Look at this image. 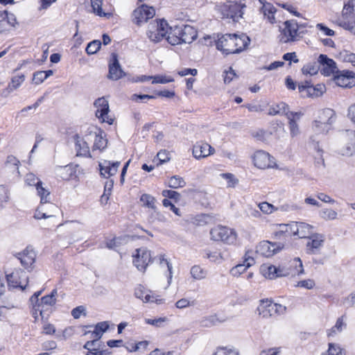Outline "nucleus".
<instances>
[{"label":"nucleus","instance_id":"0e129e2a","mask_svg":"<svg viewBox=\"0 0 355 355\" xmlns=\"http://www.w3.org/2000/svg\"><path fill=\"white\" fill-rule=\"evenodd\" d=\"M173 81V79L165 76H153L152 83L153 84H166Z\"/></svg>","mask_w":355,"mask_h":355},{"label":"nucleus","instance_id":"9d476101","mask_svg":"<svg viewBox=\"0 0 355 355\" xmlns=\"http://www.w3.org/2000/svg\"><path fill=\"white\" fill-rule=\"evenodd\" d=\"M284 248L280 243H272L268 241L260 242L256 247V253L266 257H270Z\"/></svg>","mask_w":355,"mask_h":355},{"label":"nucleus","instance_id":"603ef678","mask_svg":"<svg viewBox=\"0 0 355 355\" xmlns=\"http://www.w3.org/2000/svg\"><path fill=\"white\" fill-rule=\"evenodd\" d=\"M102 342L100 339H95L87 341L83 347L87 350H102Z\"/></svg>","mask_w":355,"mask_h":355},{"label":"nucleus","instance_id":"f03ea898","mask_svg":"<svg viewBox=\"0 0 355 355\" xmlns=\"http://www.w3.org/2000/svg\"><path fill=\"white\" fill-rule=\"evenodd\" d=\"M355 8V0H349L344 5L342 17L337 20L339 26L355 34V15H352Z\"/></svg>","mask_w":355,"mask_h":355},{"label":"nucleus","instance_id":"aec40b11","mask_svg":"<svg viewBox=\"0 0 355 355\" xmlns=\"http://www.w3.org/2000/svg\"><path fill=\"white\" fill-rule=\"evenodd\" d=\"M125 76V73L121 69L118 60L117 55L112 53V60L109 63V73L107 78L112 80H118Z\"/></svg>","mask_w":355,"mask_h":355},{"label":"nucleus","instance_id":"0eeeda50","mask_svg":"<svg viewBox=\"0 0 355 355\" xmlns=\"http://www.w3.org/2000/svg\"><path fill=\"white\" fill-rule=\"evenodd\" d=\"M280 41L284 43H288L295 41L297 36L298 24L295 20L286 21L283 27H281Z\"/></svg>","mask_w":355,"mask_h":355},{"label":"nucleus","instance_id":"79ce46f5","mask_svg":"<svg viewBox=\"0 0 355 355\" xmlns=\"http://www.w3.org/2000/svg\"><path fill=\"white\" fill-rule=\"evenodd\" d=\"M262 275L270 279H274L278 277L277 275V267L273 265H263L261 267Z\"/></svg>","mask_w":355,"mask_h":355},{"label":"nucleus","instance_id":"8fccbe9b","mask_svg":"<svg viewBox=\"0 0 355 355\" xmlns=\"http://www.w3.org/2000/svg\"><path fill=\"white\" fill-rule=\"evenodd\" d=\"M212 355H239V352L235 348L223 347L217 348Z\"/></svg>","mask_w":355,"mask_h":355},{"label":"nucleus","instance_id":"69168bd1","mask_svg":"<svg viewBox=\"0 0 355 355\" xmlns=\"http://www.w3.org/2000/svg\"><path fill=\"white\" fill-rule=\"evenodd\" d=\"M155 98L154 96L148 94H132L130 99L135 102H146V100Z\"/></svg>","mask_w":355,"mask_h":355},{"label":"nucleus","instance_id":"4468645a","mask_svg":"<svg viewBox=\"0 0 355 355\" xmlns=\"http://www.w3.org/2000/svg\"><path fill=\"white\" fill-rule=\"evenodd\" d=\"M19 163L16 157L13 155L8 156L3 166L4 173L12 180L19 178L20 176L19 171Z\"/></svg>","mask_w":355,"mask_h":355},{"label":"nucleus","instance_id":"e433bc0d","mask_svg":"<svg viewBox=\"0 0 355 355\" xmlns=\"http://www.w3.org/2000/svg\"><path fill=\"white\" fill-rule=\"evenodd\" d=\"M291 112L288 110V106L283 102L270 106L268 110V114L272 116L279 114L287 116V114Z\"/></svg>","mask_w":355,"mask_h":355},{"label":"nucleus","instance_id":"20e7f679","mask_svg":"<svg viewBox=\"0 0 355 355\" xmlns=\"http://www.w3.org/2000/svg\"><path fill=\"white\" fill-rule=\"evenodd\" d=\"M5 273L9 290L19 288L24 291L28 287V277H25V272L22 270L15 269L10 273L6 270Z\"/></svg>","mask_w":355,"mask_h":355},{"label":"nucleus","instance_id":"052dcab7","mask_svg":"<svg viewBox=\"0 0 355 355\" xmlns=\"http://www.w3.org/2000/svg\"><path fill=\"white\" fill-rule=\"evenodd\" d=\"M113 180H107L105 184L104 193L101 196V200L107 201L109 199V196L111 194V191L113 187Z\"/></svg>","mask_w":355,"mask_h":355},{"label":"nucleus","instance_id":"ea45409f","mask_svg":"<svg viewBox=\"0 0 355 355\" xmlns=\"http://www.w3.org/2000/svg\"><path fill=\"white\" fill-rule=\"evenodd\" d=\"M190 274L196 280H202L207 276V271L199 265H194L191 268Z\"/></svg>","mask_w":355,"mask_h":355},{"label":"nucleus","instance_id":"de8ad7c7","mask_svg":"<svg viewBox=\"0 0 355 355\" xmlns=\"http://www.w3.org/2000/svg\"><path fill=\"white\" fill-rule=\"evenodd\" d=\"M140 201L143 206L152 209H155V199L153 196L146 193L143 194L140 198Z\"/></svg>","mask_w":355,"mask_h":355},{"label":"nucleus","instance_id":"2f4dec72","mask_svg":"<svg viewBox=\"0 0 355 355\" xmlns=\"http://www.w3.org/2000/svg\"><path fill=\"white\" fill-rule=\"evenodd\" d=\"M296 236L299 238H309L313 234L315 227L308 223L304 222H297Z\"/></svg>","mask_w":355,"mask_h":355},{"label":"nucleus","instance_id":"a878e982","mask_svg":"<svg viewBox=\"0 0 355 355\" xmlns=\"http://www.w3.org/2000/svg\"><path fill=\"white\" fill-rule=\"evenodd\" d=\"M119 166V162H111L110 161L104 160L99 163L101 175L105 178L112 176L116 173Z\"/></svg>","mask_w":355,"mask_h":355},{"label":"nucleus","instance_id":"6e6d98bb","mask_svg":"<svg viewBox=\"0 0 355 355\" xmlns=\"http://www.w3.org/2000/svg\"><path fill=\"white\" fill-rule=\"evenodd\" d=\"M337 215V212L331 209H324L320 211V216L325 220H334Z\"/></svg>","mask_w":355,"mask_h":355},{"label":"nucleus","instance_id":"423d86ee","mask_svg":"<svg viewBox=\"0 0 355 355\" xmlns=\"http://www.w3.org/2000/svg\"><path fill=\"white\" fill-rule=\"evenodd\" d=\"M169 30L166 21L162 19L149 26L147 35L152 42H159L165 38Z\"/></svg>","mask_w":355,"mask_h":355},{"label":"nucleus","instance_id":"a18cd8bd","mask_svg":"<svg viewBox=\"0 0 355 355\" xmlns=\"http://www.w3.org/2000/svg\"><path fill=\"white\" fill-rule=\"evenodd\" d=\"M319 70L318 65L316 62H309L305 64L302 69V71L303 74L313 76L317 74Z\"/></svg>","mask_w":355,"mask_h":355},{"label":"nucleus","instance_id":"49530a36","mask_svg":"<svg viewBox=\"0 0 355 355\" xmlns=\"http://www.w3.org/2000/svg\"><path fill=\"white\" fill-rule=\"evenodd\" d=\"M186 185L184 179L178 175L172 176L168 180V187L173 189L182 188Z\"/></svg>","mask_w":355,"mask_h":355},{"label":"nucleus","instance_id":"cd10ccee","mask_svg":"<svg viewBox=\"0 0 355 355\" xmlns=\"http://www.w3.org/2000/svg\"><path fill=\"white\" fill-rule=\"evenodd\" d=\"M302 116V112H291L287 114V119L288 120V128L290 130V135L292 137H295L300 134V128L297 124V121L300 119Z\"/></svg>","mask_w":355,"mask_h":355},{"label":"nucleus","instance_id":"37998d69","mask_svg":"<svg viewBox=\"0 0 355 355\" xmlns=\"http://www.w3.org/2000/svg\"><path fill=\"white\" fill-rule=\"evenodd\" d=\"M36 190L38 196L40 197V203L47 204L49 201L50 192L42 187V182L41 181L37 182Z\"/></svg>","mask_w":355,"mask_h":355},{"label":"nucleus","instance_id":"72a5a7b5","mask_svg":"<svg viewBox=\"0 0 355 355\" xmlns=\"http://www.w3.org/2000/svg\"><path fill=\"white\" fill-rule=\"evenodd\" d=\"M286 266L287 269L293 272V274H291L290 276H299L304 273L302 262L300 258H295L290 261Z\"/></svg>","mask_w":355,"mask_h":355},{"label":"nucleus","instance_id":"7ed1b4c3","mask_svg":"<svg viewBox=\"0 0 355 355\" xmlns=\"http://www.w3.org/2000/svg\"><path fill=\"white\" fill-rule=\"evenodd\" d=\"M334 112L333 110L327 108L322 110L313 124V129L316 134H326L331 128L334 121Z\"/></svg>","mask_w":355,"mask_h":355},{"label":"nucleus","instance_id":"473e14b6","mask_svg":"<svg viewBox=\"0 0 355 355\" xmlns=\"http://www.w3.org/2000/svg\"><path fill=\"white\" fill-rule=\"evenodd\" d=\"M234 40V46L235 49H238L236 53L243 51L250 43V38L245 34L238 35L236 34L232 35Z\"/></svg>","mask_w":355,"mask_h":355},{"label":"nucleus","instance_id":"412c9836","mask_svg":"<svg viewBox=\"0 0 355 355\" xmlns=\"http://www.w3.org/2000/svg\"><path fill=\"white\" fill-rule=\"evenodd\" d=\"M35 257V252L28 247L17 255V258L20 261L21 266L29 271L33 269Z\"/></svg>","mask_w":355,"mask_h":355},{"label":"nucleus","instance_id":"c03bdc74","mask_svg":"<svg viewBox=\"0 0 355 355\" xmlns=\"http://www.w3.org/2000/svg\"><path fill=\"white\" fill-rule=\"evenodd\" d=\"M345 327L346 324L343 321V318H339L337 320L335 325L331 329L329 330L327 333L328 336H334L336 334L341 332Z\"/></svg>","mask_w":355,"mask_h":355},{"label":"nucleus","instance_id":"7c9ffc66","mask_svg":"<svg viewBox=\"0 0 355 355\" xmlns=\"http://www.w3.org/2000/svg\"><path fill=\"white\" fill-rule=\"evenodd\" d=\"M257 309L263 318L270 317L275 315V303L268 300H261Z\"/></svg>","mask_w":355,"mask_h":355},{"label":"nucleus","instance_id":"ddd939ff","mask_svg":"<svg viewBox=\"0 0 355 355\" xmlns=\"http://www.w3.org/2000/svg\"><path fill=\"white\" fill-rule=\"evenodd\" d=\"M298 90L304 98L318 97L323 94L325 90V86L317 85L315 87H313L310 82L305 81L298 85Z\"/></svg>","mask_w":355,"mask_h":355},{"label":"nucleus","instance_id":"393cba45","mask_svg":"<svg viewBox=\"0 0 355 355\" xmlns=\"http://www.w3.org/2000/svg\"><path fill=\"white\" fill-rule=\"evenodd\" d=\"M347 144L340 150V153L344 156L355 155V130H348L346 132Z\"/></svg>","mask_w":355,"mask_h":355},{"label":"nucleus","instance_id":"338daca9","mask_svg":"<svg viewBox=\"0 0 355 355\" xmlns=\"http://www.w3.org/2000/svg\"><path fill=\"white\" fill-rule=\"evenodd\" d=\"M82 315H86V309L84 306H78L71 311V315L75 319H78Z\"/></svg>","mask_w":355,"mask_h":355},{"label":"nucleus","instance_id":"58836bf2","mask_svg":"<svg viewBox=\"0 0 355 355\" xmlns=\"http://www.w3.org/2000/svg\"><path fill=\"white\" fill-rule=\"evenodd\" d=\"M24 81V75H19L13 77L8 87L3 90L1 94H3L5 96H7L10 92H13L15 89L18 88Z\"/></svg>","mask_w":355,"mask_h":355},{"label":"nucleus","instance_id":"5fc2aeb1","mask_svg":"<svg viewBox=\"0 0 355 355\" xmlns=\"http://www.w3.org/2000/svg\"><path fill=\"white\" fill-rule=\"evenodd\" d=\"M45 204H41L37 209L36 210V212L34 215V217L37 219H41V218H47L53 216V215L52 214H49L47 212H44L46 210L45 208Z\"/></svg>","mask_w":355,"mask_h":355},{"label":"nucleus","instance_id":"e2e57ef3","mask_svg":"<svg viewBox=\"0 0 355 355\" xmlns=\"http://www.w3.org/2000/svg\"><path fill=\"white\" fill-rule=\"evenodd\" d=\"M166 320L167 318L166 317L159 318L156 319L146 318L145 320V322L148 324H150L156 327H160Z\"/></svg>","mask_w":355,"mask_h":355},{"label":"nucleus","instance_id":"b1692460","mask_svg":"<svg viewBox=\"0 0 355 355\" xmlns=\"http://www.w3.org/2000/svg\"><path fill=\"white\" fill-rule=\"evenodd\" d=\"M180 35V38L183 43H191L197 38V31L190 25H184L177 29V33Z\"/></svg>","mask_w":355,"mask_h":355},{"label":"nucleus","instance_id":"13d9d810","mask_svg":"<svg viewBox=\"0 0 355 355\" xmlns=\"http://www.w3.org/2000/svg\"><path fill=\"white\" fill-rule=\"evenodd\" d=\"M340 57L344 62H349L355 67V53L345 51L340 53Z\"/></svg>","mask_w":355,"mask_h":355},{"label":"nucleus","instance_id":"c9c22d12","mask_svg":"<svg viewBox=\"0 0 355 355\" xmlns=\"http://www.w3.org/2000/svg\"><path fill=\"white\" fill-rule=\"evenodd\" d=\"M157 262L160 267H166L168 270L167 282L168 286L171 284L173 278V266L172 263L165 257L164 254H159L157 257Z\"/></svg>","mask_w":355,"mask_h":355},{"label":"nucleus","instance_id":"f8f14e48","mask_svg":"<svg viewBox=\"0 0 355 355\" xmlns=\"http://www.w3.org/2000/svg\"><path fill=\"white\" fill-rule=\"evenodd\" d=\"M254 252L253 250H247L243 256V263L233 267L230 270L231 274L234 277H239L244 273L248 268L254 265Z\"/></svg>","mask_w":355,"mask_h":355},{"label":"nucleus","instance_id":"774afa93","mask_svg":"<svg viewBox=\"0 0 355 355\" xmlns=\"http://www.w3.org/2000/svg\"><path fill=\"white\" fill-rule=\"evenodd\" d=\"M149 220L150 222L151 223H154L155 220L164 222L166 221V218L162 214H161L159 211H157L155 209H153V211L151 213Z\"/></svg>","mask_w":355,"mask_h":355},{"label":"nucleus","instance_id":"bf43d9fd","mask_svg":"<svg viewBox=\"0 0 355 355\" xmlns=\"http://www.w3.org/2000/svg\"><path fill=\"white\" fill-rule=\"evenodd\" d=\"M165 39L171 45H176V44L183 43V42L182 41V39L180 38V35H179L178 36L171 32L169 33L168 31V34L165 37Z\"/></svg>","mask_w":355,"mask_h":355},{"label":"nucleus","instance_id":"4d7b16f0","mask_svg":"<svg viewBox=\"0 0 355 355\" xmlns=\"http://www.w3.org/2000/svg\"><path fill=\"white\" fill-rule=\"evenodd\" d=\"M220 176L227 180L228 187H234L238 183L239 180L235 178L232 173H221Z\"/></svg>","mask_w":355,"mask_h":355},{"label":"nucleus","instance_id":"6e6552de","mask_svg":"<svg viewBox=\"0 0 355 355\" xmlns=\"http://www.w3.org/2000/svg\"><path fill=\"white\" fill-rule=\"evenodd\" d=\"M253 162L260 169L277 168L275 158L263 150H258L254 154Z\"/></svg>","mask_w":355,"mask_h":355},{"label":"nucleus","instance_id":"1a4fd4ad","mask_svg":"<svg viewBox=\"0 0 355 355\" xmlns=\"http://www.w3.org/2000/svg\"><path fill=\"white\" fill-rule=\"evenodd\" d=\"M94 105L96 108V116L102 122L112 124L113 119L108 114L110 112L108 101L105 97H101L95 101Z\"/></svg>","mask_w":355,"mask_h":355},{"label":"nucleus","instance_id":"9b49d317","mask_svg":"<svg viewBox=\"0 0 355 355\" xmlns=\"http://www.w3.org/2000/svg\"><path fill=\"white\" fill-rule=\"evenodd\" d=\"M155 15V10L153 8L146 5H142L135 9L132 13V20L137 25L145 23L148 19H151Z\"/></svg>","mask_w":355,"mask_h":355},{"label":"nucleus","instance_id":"09e8293b","mask_svg":"<svg viewBox=\"0 0 355 355\" xmlns=\"http://www.w3.org/2000/svg\"><path fill=\"white\" fill-rule=\"evenodd\" d=\"M322 355H345L344 350L337 344L329 343L328 350Z\"/></svg>","mask_w":355,"mask_h":355},{"label":"nucleus","instance_id":"864d4df0","mask_svg":"<svg viewBox=\"0 0 355 355\" xmlns=\"http://www.w3.org/2000/svg\"><path fill=\"white\" fill-rule=\"evenodd\" d=\"M143 302H144V303L155 302L157 304H161L164 302V300L162 298H161L159 296L155 295V294H153L150 292L149 293H146L144 295V299H143Z\"/></svg>","mask_w":355,"mask_h":355},{"label":"nucleus","instance_id":"c756f323","mask_svg":"<svg viewBox=\"0 0 355 355\" xmlns=\"http://www.w3.org/2000/svg\"><path fill=\"white\" fill-rule=\"evenodd\" d=\"M94 141L92 146V153L94 154L96 150L102 152L107 145V139L105 137V133L102 130H99L98 132L94 133Z\"/></svg>","mask_w":355,"mask_h":355},{"label":"nucleus","instance_id":"4be33fe9","mask_svg":"<svg viewBox=\"0 0 355 355\" xmlns=\"http://www.w3.org/2000/svg\"><path fill=\"white\" fill-rule=\"evenodd\" d=\"M215 150L209 144L205 142H197L193 147V155L196 159H201L214 154Z\"/></svg>","mask_w":355,"mask_h":355},{"label":"nucleus","instance_id":"c85d7f7f","mask_svg":"<svg viewBox=\"0 0 355 355\" xmlns=\"http://www.w3.org/2000/svg\"><path fill=\"white\" fill-rule=\"evenodd\" d=\"M75 148L77 156L92 158L94 155L90 152L89 145L84 138L76 137Z\"/></svg>","mask_w":355,"mask_h":355},{"label":"nucleus","instance_id":"f3484780","mask_svg":"<svg viewBox=\"0 0 355 355\" xmlns=\"http://www.w3.org/2000/svg\"><path fill=\"white\" fill-rule=\"evenodd\" d=\"M334 76L336 84L341 87L351 88L355 85L354 73L349 71H338Z\"/></svg>","mask_w":355,"mask_h":355},{"label":"nucleus","instance_id":"a19ab883","mask_svg":"<svg viewBox=\"0 0 355 355\" xmlns=\"http://www.w3.org/2000/svg\"><path fill=\"white\" fill-rule=\"evenodd\" d=\"M3 15H5V17H3V20H1V27L4 26L5 23H6L10 26V28L8 29L1 30V33L5 31H9L10 28H15L16 25L17 24V21L14 14L9 13L7 10H4Z\"/></svg>","mask_w":355,"mask_h":355},{"label":"nucleus","instance_id":"39448f33","mask_svg":"<svg viewBox=\"0 0 355 355\" xmlns=\"http://www.w3.org/2000/svg\"><path fill=\"white\" fill-rule=\"evenodd\" d=\"M210 236L214 241H220L227 244H232L236 240V234L233 230L220 225L212 228Z\"/></svg>","mask_w":355,"mask_h":355},{"label":"nucleus","instance_id":"6ab92c4d","mask_svg":"<svg viewBox=\"0 0 355 355\" xmlns=\"http://www.w3.org/2000/svg\"><path fill=\"white\" fill-rule=\"evenodd\" d=\"M318 62L322 65L321 73L325 76H329L338 72L335 61L326 55L320 54L318 58Z\"/></svg>","mask_w":355,"mask_h":355},{"label":"nucleus","instance_id":"5701e85b","mask_svg":"<svg viewBox=\"0 0 355 355\" xmlns=\"http://www.w3.org/2000/svg\"><path fill=\"white\" fill-rule=\"evenodd\" d=\"M56 303V298H52V297L45 295L40 299V302L33 305V309L35 311L40 312V315L43 318L45 312L51 310Z\"/></svg>","mask_w":355,"mask_h":355},{"label":"nucleus","instance_id":"f257e3e1","mask_svg":"<svg viewBox=\"0 0 355 355\" xmlns=\"http://www.w3.org/2000/svg\"><path fill=\"white\" fill-rule=\"evenodd\" d=\"M220 6L223 17L232 19L238 21L243 17V9L245 8L246 0H226Z\"/></svg>","mask_w":355,"mask_h":355},{"label":"nucleus","instance_id":"bb28decb","mask_svg":"<svg viewBox=\"0 0 355 355\" xmlns=\"http://www.w3.org/2000/svg\"><path fill=\"white\" fill-rule=\"evenodd\" d=\"M261 4V12L270 24L276 22L275 15L277 12L275 7L270 3L267 2L266 0H259Z\"/></svg>","mask_w":355,"mask_h":355},{"label":"nucleus","instance_id":"dca6fc26","mask_svg":"<svg viewBox=\"0 0 355 355\" xmlns=\"http://www.w3.org/2000/svg\"><path fill=\"white\" fill-rule=\"evenodd\" d=\"M309 241L306 243L307 253L309 254H317L324 245L325 236L323 234L314 233L308 238Z\"/></svg>","mask_w":355,"mask_h":355},{"label":"nucleus","instance_id":"4c0bfd02","mask_svg":"<svg viewBox=\"0 0 355 355\" xmlns=\"http://www.w3.org/2000/svg\"><path fill=\"white\" fill-rule=\"evenodd\" d=\"M103 0H91L92 12L98 17L109 18L111 17L112 14L103 10Z\"/></svg>","mask_w":355,"mask_h":355},{"label":"nucleus","instance_id":"f704fd0d","mask_svg":"<svg viewBox=\"0 0 355 355\" xmlns=\"http://www.w3.org/2000/svg\"><path fill=\"white\" fill-rule=\"evenodd\" d=\"M225 321L223 318H220L217 314L211 315L202 318L200 323L203 327H211Z\"/></svg>","mask_w":355,"mask_h":355},{"label":"nucleus","instance_id":"680f3d73","mask_svg":"<svg viewBox=\"0 0 355 355\" xmlns=\"http://www.w3.org/2000/svg\"><path fill=\"white\" fill-rule=\"evenodd\" d=\"M259 209L266 214H272L276 209L275 207L267 202H263L259 204Z\"/></svg>","mask_w":355,"mask_h":355},{"label":"nucleus","instance_id":"a211bd4d","mask_svg":"<svg viewBox=\"0 0 355 355\" xmlns=\"http://www.w3.org/2000/svg\"><path fill=\"white\" fill-rule=\"evenodd\" d=\"M216 48L225 55L236 53L238 49L234 48L232 34H226L218 38L216 42Z\"/></svg>","mask_w":355,"mask_h":355},{"label":"nucleus","instance_id":"2eb2a0df","mask_svg":"<svg viewBox=\"0 0 355 355\" xmlns=\"http://www.w3.org/2000/svg\"><path fill=\"white\" fill-rule=\"evenodd\" d=\"M136 252L133 259L134 265L139 270L144 271L151 261L150 252L146 248L137 249Z\"/></svg>","mask_w":355,"mask_h":355},{"label":"nucleus","instance_id":"3c124183","mask_svg":"<svg viewBox=\"0 0 355 355\" xmlns=\"http://www.w3.org/2000/svg\"><path fill=\"white\" fill-rule=\"evenodd\" d=\"M101 46V42L100 40H93L87 44L85 51L87 54L93 55L100 49Z\"/></svg>","mask_w":355,"mask_h":355}]
</instances>
